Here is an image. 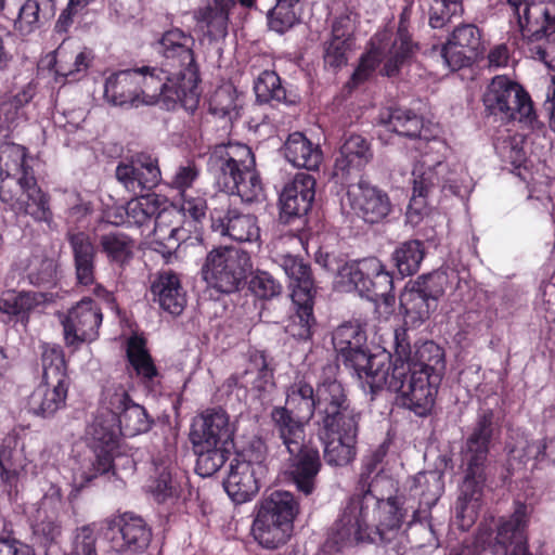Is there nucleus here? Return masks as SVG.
<instances>
[{
	"label": "nucleus",
	"instance_id": "f257e3e1",
	"mask_svg": "<svg viewBox=\"0 0 555 555\" xmlns=\"http://www.w3.org/2000/svg\"><path fill=\"white\" fill-rule=\"evenodd\" d=\"M194 44V37L178 27L162 35L157 41V52L162 56L159 67L133 69L138 72L135 81L141 104L153 105L162 101L167 109L177 103L196 104L201 78Z\"/></svg>",
	"mask_w": 555,
	"mask_h": 555
},
{
	"label": "nucleus",
	"instance_id": "f03ea898",
	"mask_svg": "<svg viewBox=\"0 0 555 555\" xmlns=\"http://www.w3.org/2000/svg\"><path fill=\"white\" fill-rule=\"evenodd\" d=\"M500 433L499 418L493 410H478L470 433L462 450L463 481L456 503L457 515L473 518L483 495V489L489 475L488 454L490 444Z\"/></svg>",
	"mask_w": 555,
	"mask_h": 555
},
{
	"label": "nucleus",
	"instance_id": "7ed1b4c3",
	"mask_svg": "<svg viewBox=\"0 0 555 555\" xmlns=\"http://www.w3.org/2000/svg\"><path fill=\"white\" fill-rule=\"evenodd\" d=\"M272 435L288 453L287 474L298 491L311 494L322 467L318 448L306 440V428L293 420L285 410L273 414Z\"/></svg>",
	"mask_w": 555,
	"mask_h": 555
},
{
	"label": "nucleus",
	"instance_id": "20e7f679",
	"mask_svg": "<svg viewBox=\"0 0 555 555\" xmlns=\"http://www.w3.org/2000/svg\"><path fill=\"white\" fill-rule=\"evenodd\" d=\"M367 384L372 391L386 386L389 391L396 393L398 406L408 409L416 416L425 417L433 411L440 382L415 372L410 373L409 364L399 359L387 363L383 371L375 375L374 380H369Z\"/></svg>",
	"mask_w": 555,
	"mask_h": 555
},
{
	"label": "nucleus",
	"instance_id": "39448f33",
	"mask_svg": "<svg viewBox=\"0 0 555 555\" xmlns=\"http://www.w3.org/2000/svg\"><path fill=\"white\" fill-rule=\"evenodd\" d=\"M415 48L409 33L401 26L393 37L387 33L378 35L372 40V49L369 53L361 57L347 86L357 88L366 81L378 63H383L382 75L397 76L401 68L412 61Z\"/></svg>",
	"mask_w": 555,
	"mask_h": 555
},
{
	"label": "nucleus",
	"instance_id": "423d86ee",
	"mask_svg": "<svg viewBox=\"0 0 555 555\" xmlns=\"http://www.w3.org/2000/svg\"><path fill=\"white\" fill-rule=\"evenodd\" d=\"M298 503L293 493L276 490L260 502L251 532L266 548H276L291 535Z\"/></svg>",
	"mask_w": 555,
	"mask_h": 555
},
{
	"label": "nucleus",
	"instance_id": "0eeeda50",
	"mask_svg": "<svg viewBox=\"0 0 555 555\" xmlns=\"http://www.w3.org/2000/svg\"><path fill=\"white\" fill-rule=\"evenodd\" d=\"M340 283L354 289L361 297L372 301L382 300L390 306L395 302L393 275L377 257L345 262L336 270Z\"/></svg>",
	"mask_w": 555,
	"mask_h": 555
},
{
	"label": "nucleus",
	"instance_id": "6e6552de",
	"mask_svg": "<svg viewBox=\"0 0 555 555\" xmlns=\"http://www.w3.org/2000/svg\"><path fill=\"white\" fill-rule=\"evenodd\" d=\"M251 273L249 254L233 247L211 249L201 269L207 286L223 294H232L243 288Z\"/></svg>",
	"mask_w": 555,
	"mask_h": 555
},
{
	"label": "nucleus",
	"instance_id": "1a4fd4ad",
	"mask_svg": "<svg viewBox=\"0 0 555 555\" xmlns=\"http://www.w3.org/2000/svg\"><path fill=\"white\" fill-rule=\"evenodd\" d=\"M377 502L371 494L358 495L354 493L332 526L324 543L325 552L336 553L344 547L361 542H375L376 539L372 533L369 518Z\"/></svg>",
	"mask_w": 555,
	"mask_h": 555
},
{
	"label": "nucleus",
	"instance_id": "9d476101",
	"mask_svg": "<svg viewBox=\"0 0 555 555\" xmlns=\"http://www.w3.org/2000/svg\"><path fill=\"white\" fill-rule=\"evenodd\" d=\"M485 112L503 121L519 120L538 127L539 121L532 101L525 89L506 76H495L482 95Z\"/></svg>",
	"mask_w": 555,
	"mask_h": 555
},
{
	"label": "nucleus",
	"instance_id": "9b49d317",
	"mask_svg": "<svg viewBox=\"0 0 555 555\" xmlns=\"http://www.w3.org/2000/svg\"><path fill=\"white\" fill-rule=\"evenodd\" d=\"M337 357L357 374L374 380L375 375L387 364V354H371L366 348V333L359 323L345 322L332 335Z\"/></svg>",
	"mask_w": 555,
	"mask_h": 555
},
{
	"label": "nucleus",
	"instance_id": "f8f14e48",
	"mask_svg": "<svg viewBox=\"0 0 555 555\" xmlns=\"http://www.w3.org/2000/svg\"><path fill=\"white\" fill-rule=\"evenodd\" d=\"M400 360L409 364L410 373H417L433 377L435 382H441L446 371V360L443 349L434 341H425L415 346L414 352L405 328L395 331V354H387L388 363L392 360Z\"/></svg>",
	"mask_w": 555,
	"mask_h": 555
},
{
	"label": "nucleus",
	"instance_id": "ddd939ff",
	"mask_svg": "<svg viewBox=\"0 0 555 555\" xmlns=\"http://www.w3.org/2000/svg\"><path fill=\"white\" fill-rule=\"evenodd\" d=\"M209 217L211 232L220 237L244 243L255 242L260 236L257 217L232 204L227 195L216 198Z\"/></svg>",
	"mask_w": 555,
	"mask_h": 555
},
{
	"label": "nucleus",
	"instance_id": "4468645a",
	"mask_svg": "<svg viewBox=\"0 0 555 555\" xmlns=\"http://www.w3.org/2000/svg\"><path fill=\"white\" fill-rule=\"evenodd\" d=\"M253 167L255 157L251 150L240 143L217 145L208 158V170L227 196L236 189L237 181L244 177L243 170Z\"/></svg>",
	"mask_w": 555,
	"mask_h": 555
},
{
	"label": "nucleus",
	"instance_id": "2eb2a0df",
	"mask_svg": "<svg viewBox=\"0 0 555 555\" xmlns=\"http://www.w3.org/2000/svg\"><path fill=\"white\" fill-rule=\"evenodd\" d=\"M116 418H96L90 426V444L93 457L90 465L80 474L81 488L90 485L100 475L107 474L113 468V460L118 447V430L115 426Z\"/></svg>",
	"mask_w": 555,
	"mask_h": 555
},
{
	"label": "nucleus",
	"instance_id": "dca6fc26",
	"mask_svg": "<svg viewBox=\"0 0 555 555\" xmlns=\"http://www.w3.org/2000/svg\"><path fill=\"white\" fill-rule=\"evenodd\" d=\"M442 289L435 284V275H422L411 281L400 295V306L406 322L418 326L437 309Z\"/></svg>",
	"mask_w": 555,
	"mask_h": 555
},
{
	"label": "nucleus",
	"instance_id": "f3484780",
	"mask_svg": "<svg viewBox=\"0 0 555 555\" xmlns=\"http://www.w3.org/2000/svg\"><path fill=\"white\" fill-rule=\"evenodd\" d=\"M115 177L134 196L153 190L162 180L157 158L146 153H138L126 162H120L116 167Z\"/></svg>",
	"mask_w": 555,
	"mask_h": 555
},
{
	"label": "nucleus",
	"instance_id": "a211bd4d",
	"mask_svg": "<svg viewBox=\"0 0 555 555\" xmlns=\"http://www.w3.org/2000/svg\"><path fill=\"white\" fill-rule=\"evenodd\" d=\"M61 322L66 345L78 347L98 337L102 312L92 299L86 298L73 307Z\"/></svg>",
	"mask_w": 555,
	"mask_h": 555
},
{
	"label": "nucleus",
	"instance_id": "6ab92c4d",
	"mask_svg": "<svg viewBox=\"0 0 555 555\" xmlns=\"http://www.w3.org/2000/svg\"><path fill=\"white\" fill-rule=\"evenodd\" d=\"M524 37L539 41L555 24V0H507Z\"/></svg>",
	"mask_w": 555,
	"mask_h": 555
},
{
	"label": "nucleus",
	"instance_id": "aec40b11",
	"mask_svg": "<svg viewBox=\"0 0 555 555\" xmlns=\"http://www.w3.org/2000/svg\"><path fill=\"white\" fill-rule=\"evenodd\" d=\"M112 547L118 553L143 554L152 540V531L145 520L125 513L112 521Z\"/></svg>",
	"mask_w": 555,
	"mask_h": 555
},
{
	"label": "nucleus",
	"instance_id": "412c9836",
	"mask_svg": "<svg viewBox=\"0 0 555 555\" xmlns=\"http://www.w3.org/2000/svg\"><path fill=\"white\" fill-rule=\"evenodd\" d=\"M106 393L108 409L119 423V433L132 437L150 430L153 421L142 405L131 400L122 386L108 388Z\"/></svg>",
	"mask_w": 555,
	"mask_h": 555
},
{
	"label": "nucleus",
	"instance_id": "4be33fe9",
	"mask_svg": "<svg viewBox=\"0 0 555 555\" xmlns=\"http://www.w3.org/2000/svg\"><path fill=\"white\" fill-rule=\"evenodd\" d=\"M347 196L356 214L367 223L382 221L391 210L387 193L362 177L348 185Z\"/></svg>",
	"mask_w": 555,
	"mask_h": 555
},
{
	"label": "nucleus",
	"instance_id": "5701e85b",
	"mask_svg": "<svg viewBox=\"0 0 555 555\" xmlns=\"http://www.w3.org/2000/svg\"><path fill=\"white\" fill-rule=\"evenodd\" d=\"M481 35L473 24L454 28L448 41L440 49V56L451 70L469 66L478 56Z\"/></svg>",
	"mask_w": 555,
	"mask_h": 555
},
{
	"label": "nucleus",
	"instance_id": "b1692460",
	"mask_svg": "<svg viewBox=\"0 0 555 555\" xmlns=\"http://www.w3.org/2000/svg\"><path fill=\"white\" fill-rule=\"evenodd\" d=\"M234 428L227 412L220 408L207 409L192 423L190 440L192 443L211 447H227L232 442Z\"/></svg>",
	"mask_w": 555,
	"mask_h": 555
},
{
	"label": "nucleus",
	"instance_id": "393cba45",
	"mask_svg": "<svg viewBox=\"0 0 555 555\" xmlns=\"http://www.w3.org/2000/svg\"><path fill=\"white\" fill-rule=\"evenodd\" d=\"M153 245L165 246L163 257L168 259L178 248L179 243L189 237L192 230L180 224L181 216L178 206L167 204L166 199L165 204H159V208L153 217Z\"/></svg>",
	"mask_w": 555,
	"mask_h": 555
},
{
	"label": "nucleus",
	"instance_id": "a878e982",
	"mask_svg": "<svg viewBox=\"0 0 555 555\" xmlns=\"http://www.w3.org/2000/svg\"><path fill=\"white\" fill-rule=\"evenodd\" d=\"M315 195V179L309 173H297L287 183L281 195V219L289 222L293 218H300L310 210Z\"/></svg>",
	"mask_w": 555,
	"mask_h": 555
},
{
	"label": "nucleus",
	"instance_id": "bb28decb",
	"mask_svg": "<svg viewBox=\"0 0 555 555\" xmlns=\"http://www.w3.org/2000/svg\"><path fill=\"white\" fill-rule=\"evenodd\" d=\"M392 491L389 490L386 494L378 496L374 495L378 502L371 511L369 518L373 535L378 537L382 542H390L395 539L405 515L399 499L392 496Z\"/></svg>",
	"mask_w": 555,
	"mask_h": 555
},
{
	"label": "nucleus",
	"instance_id": "cd10ccee",
	"mask_svg": "<svg viewBox=\"0 0 555 555\" xmlns=\"http://www.w3.org/2000/svg\"><path fill=\"white\" fill-rule=\"evenodd\" d=\"M267 475L258 466L251 467L244 460H232L223 487L231 500L236 504L250 501L259 491L261 479Z\"/></svg>",
	"mask_w": 555,
	"mask_h": 555
},
{
	"label": "nucleus",
	"instance_id": "c85d7f7f",
	"mask_svg": "<svg viewBox=\"0 0 555 555\" xmlns=\"http://www.w3.org/2000/svg\"><path fill=\"white\" fill-rule=\"evenodd\" d=\"M388 448L389 444L383 442L364 456L356 494L378 496L386 494V489L393 490V480L383 474V462L388 453Z\"/></svg>",
	"mask_w": 555,
	"mask_h": 555
},
{
	"label": "nucleus",
	"instance_id": "c756f323",
	"mask_svg": "<svg viewBox=\"0 0 555 555\" xmlns=\"http://www.w3.org/2000/svg\"><path fill=\"white\" fill-rule=\"evenodd\" d=\"M448 172V163L437 162L434 165H427L425 160L418 162L412 171L413 193L409 204L408 214L412 216L422 215L428 205V197L436 188H440V176Z\"/></svg>",
	"mask_w": 555,
	"mask_h": 555
},
{
	"label": "nucleus",
	"instance_id": "7c9ffc66",
	"mask_svg": "<svg viewBox=\"0 0 555 555\" xmlns=\"http://www.w3.org/2000/svg\"><path fill=\"white\" fill-rule=\"evenodd\" d=\"M373 159L370 141L361 134L350 133L345 137L335 160L334 176L348 182L352 171L360 172Z\"/></svg>",
	"mask_w": 555,
	"mask_h": 555
},
{
	"label": "nucleus",
	"instance_id": "2f4dec72",
	"mask_svg": "<svg viewBox=\"0 0 555 555\" xmlns=\"http://www.w3.org/2000/svg\"><path fill=\"white\" fill-rule=\"evenodd\" d=\"M524 513L516 512L508 520L503 521L499 528L494 542L485 548L491 555H531L527 547Z\"/></svg>",
	"mask_w": 555,
	"mask_h": 555
},
{
	"label": "nucleus",
	"instance_id": "473e14b6",
	"mask_svg": "<svg viewBox=\"0 0 555 555\" xmlns=\"http://www.w3.org/2000/svg\"><path fill=\"white\" fill-rule=\"evenodd\" d=\"M443 488V474L440 470L421 472L411 479L410 491L418 499V508L413 513V520L422 521L428 517Z\"/></svg>",
	"mask_w": 555,
	"mask_h": 555
},
{
	"label": "nucleus",
	"instance_id": "72a5a7b5",
	"mask_svg": "<svg viewBox=\"0 0 555 555\" xmlns=\"http://www.w3.org/2000/svg\"><path fill=\"white\" fill-rule=\"evenodd\" d=\"M153 301L172 315H180L186 305V295L181 281L175 272H159L151 285Z\"/></svg>",
	"mask_w": 555,
	"mask_h": 555
},
{
	"label": "nucleus",
	"instance_id": "f704fd0d",
	"mask_svg": "<svg viewBox=\"0 0 555 555\" xmlns=\"http://www.w3.org/2000/svg\"><path fill=\"white\" fill-rule=\"evenodd\" d=\"M278 262L289 280L292 300L305 301L314 298L317 286L308 262L299 256L289 254L281 255Z\"/></svg>",
	"mask_w": 555,
	"mask_h": 555
},
{
	"label": "nucleus",
	"instance_id": "c9c22d12",
	"mask_svg": "<svg viewBox=\"0 0 555 555\" xmlns=\"http://www.w3.org/2000/svg\"><path fill=\"white\" fill-rule=\"evenodd\" d=\"M77 282L80 285H92L95 281L96 248L86 232H67Z\"/></svg>",
	"mask_w": 555,
	"mask_h": 555
},
{
	"label": "nucleus",
	"instance_id": "e433bc0d",
	"mask_svg": "<svg viewBox=\"0 0 555 555\" xmlns=\"http://www.w3.org/2000/svg\"><path fill=\"white\" fill-rule=\"evenodd\" d=\"M315 389L305 380H298L291 385L287 390L286 405L274 406L270 412L273 423V414L276 410H285L289 416L298 421L305 427V421L317 414Z\"/></svg>",
	"mask_w": 555,
	"mask_h": 555
},
{
	"label": "nucleus",
	"instance_id": "4c0bfd02",
	"mask_svg": "<svg viewBox=\"0 0 555 555\" xmlns=\"http://www.w3.org/2000/svg\"><path fill=\"white\" fill-rule=\"evenodd\" d=\"M320 435L359 434L362 417L352 402L317 414Z\"/></svg>",
	"mask_w": 555,
	"mask_h": 555
},
{
	"label": "nucleus",
	"instance_id": "58836bf2",
	"mask_svg": "<svg viewBox=\"0 0 555 555\" xmlns=\"http://www.w3.org/2000/svg\"><path fill=\"white\" fill-rule=\"evenodd\" d=\"M203 7L193 12V18L197 24H205V35L210 40L224 38L228 34L229 13L235 4V0H205Z\"/></svg>",
	"mask_w": 555,
	"mask_h": 555
},
{
	"label": "nucleus",
	"instance_id": "ea45409f",
	"mask_svg": "<svg viewBox=\"0 0 555 555\" xmlns=\"http://www.w3.org/2000/svg\"><path fill=\"white\" fill-rule=\"evenodd\" d=\"M138 72L132 69L112 74L105 80L104 98L116 106L130 105L138 107L141 103L137 88Z\"/></svg>",
	"mask_w": 555,
	"mask_h": 555
},
{
	"label": "nucleus",
	"instance_id": "a19ab883",
	"mask_svg": "<svg viewBox=\"0 0 555 555\" xmlns=\"http://www.w3.org/2000/svg\"><path fill=\"white\" fill-rule=\"evenodd\" d=\"M68 388V385L41 383L28 398V411L42 418L53 417L65 408Z\"/></svg>",
	"mask_w": 555,
	"mask_h": 555
},
{
	"label": "nucleus",
	"instance_id": "79ce46f5",
	"mask_svg": "<svg viewBox=\"0 0 555 555\" xmlns=\"http://www.w3.org/2000/svg\"><path fill=\"white\" fill-rule=\"evenodd\" d=\"M50 494H46L40 502L37 511L36 522L33 526V533L35 538L43 545L48 546L56 542L61 535L62 527L56 519L54 511L49 515L48 507L52 509L61 503V494L59 489H51Z\"/></svg>",
	"mask_w": 555,
	"mask_h": 555
},
{
	"label": "nucleus",
	"instance_id": "37998d69",
	"mask_svg": "<svg viewBox=\"0 0 555 555\" xmlns=\"http://www.w3.org/2000/svg\"><path fill=\"white\" fill-rule=\"evenodd\" d=\"M283 153L288 163L295 167L315 170L322 162V151L304 133H291L283 146Z\"/></svg>",
	"mask_w": 555,
	"mask_h": 555
},
{
	"label": "nucleus",
	"instance_id": "c03bdc74",
	"mask_svg": "<svg viewBox=\"0 0 555 555\" xmlns=\"http://www.w3.org/2000/svg\"><path fill=\"white\" fill-rule=\"evenodd\" d=\"M335 372L334 365L325 366L317 383V414L351 402L345 386L336 378Z\"/></svg>",
	"mask_w": 555,
	"mask_h": 555
},
{
	"label": "nucleus",
	"instance_id": "a18cd8bd",
	"mask_svg": "<svg viewBox=\"0 0 555 555\" xmlns=\"http://www.w3.org/2000/svg\"><path fill=\"white\" fill-rule=\"evenodd\" d=\"M256 100L260 104H285L294 105L299 98L296 93L287 91L281 82V78L273 70H263L254 81Z\"/></svg>",
	"mask_w": 555,
	"mask_h": 555
},
{
	"label": "nucleus",
	"instance_id": "49530a36",
	"mask_svg": "<svg viewBox=\"0 0 555 555\" xmlns=\"http://www.w3.org/2000/svg\"><path fill=\"white\" fill-rule=\"evenodd\" d=\"M379 124L399 135L427 140V137L423 134L424 120L412 109L402 107L388 108L380 113Z\"/></svg>",
	"mask_w": 555,
	"mask_h": 555
},
{
	"label": "nucleus",
	"instance_id": "de8ad7c7",
	"mask_svg": "<svg viewBox=\"0 0 555 555\" xmlns=\"http://www.w3.org/2000/svg\"><path fill=\"white\" fill-rule=\"evenodd\" d=\"M320 436L324 443L323 457L330 466L344 467L353 462L357 455L358 434Z\"/></svg>",
	"mask_w": 555,
	"mask_h": 555
},
{
	"label": "nucleus",
	"instance_id": "09e8293b",
	"mask_svg": "<svg viewBox=\"0 0 555 555\" xmlns=\"http://www.w3.org/2000/svg\"><path fill=\"white\" fill-rule=\"evenodd\" d=\"M273 373L269 369L267 358L262 351L250 350L245 370L233 376L236 384L251 388L258 392L264 391L267 385L272 382Z\"/></svg>",
	"mask_w": 555,
	"mask_h": 555
},
{
	"label": "nucleus",
	"instance_id": "8fccbe9b",
	"mask_svg": "<svg viewBox=\"0 0 555 555\" xmlns=\"http://www.w3.org/2000/svg\"><path fill=\"white\" fill-rule=\"evenodd\" d=\"M27 193L18 204L14 212L16 215L30 216L39 222L51 223L53 214L50 208V197L43 193L37 183V179L28 180Z\"/></svg>",
	"mask_w": 555,
	"mask_h": 555
},
{
	"label": "nucleus",
	"instance_id": "3c124183",
	"mask_svg": "<svg viewBox=\"0 0 555 555\" xmlns=\"http://www.w3.org/2000/svg\"><path fill=\"white\" fill-rule=\"evenodd\" d=\"M42 383L48 385H70L63 349L57 345L44 344L41 353Z\"/></svg>",
	"mask_w": 555,
	"mask_h": 555
},
{
	"label": "nucleus",
	"instance_id": "603ef678",
	"mask_svg": "<svg viewBox=\"0 0 555 555\" xmlns=\"http://www.w3.org/2000/svg\"><path fill=\"white\" fill-rule=\"evenodd\" d=\"M425 257V246L420 240L400 243L391 254V261L398 273L404 276L415 274Z\"/></svg>",
	"mask_w": 555,
	"mask_h": 555
},
{
	"label": "nucleus",
	"instance_id": "864d4df0",
	"mask_svg": "<svg viewBox=\"0 0 555 555\" xmlns=\"http://www.w3.org/2000/svg\"><path fill=\"white\" fill-rule=\"evenodd\" d=\"M155 478L151 485V492L159 503L178 498L180 485L176 478V466L169 460L155 461Z\"/></svg>",
	"mask_w": 555,
	"mask_h": 555
},
{
	"label": "nucleus",
	"instance_id": "5fc2aeb1",
	"mask_svg": "<svg viewBox=\"0 0 555 555\" xmlns=\"http://www.w3.org/2000/svg\"><path fill=\"white\" fill-rule=\"evenodd\" d=\"M295 312L289 317L285 332L298 340H308L312 337L313 328L317 325L313 315L314 298L308 300H292Z\"/></svg>",
	"mask_w": 555,
	"mask_h": 555
},
{
	"label": "nucleus",
	"instance_id": "6e6d98bb",
	"mask_svg": "<svg viewBox=\"0 0 555 555\" xmlns=\"http://www.w3.org/2000/svg\"><path fill=\"white\" fill-rule=\"evenodd\" d=\"M127 358L137 375L143 382H150L158 375L154 361L146 349L144 338L131 336L128 339Z\"/></svg>",
	"mask_w": 555,
	"mask_h": 555
},
{
	"label": "nucleus",
	"instance_id": "4d7b16f0",
	"mask_svg": "<svg viewBox=\"0 0 555 555\" xmlns=\"http://www.w3.org/2000/svg\"><path fill=\"white\" fill-rule=\"evenodd\" d=\"M159 204H165V197L157 194L139 195L130 199L126 205V216L129 223L139 228L149 225Z\"/></svg>",
	"mask_w": 555,
	"mask_h": 555
},
{
	"label": "nucleus",
	"instance_id": "13d9d810",
	"mask_svg": "<svg viewBox=\"0 0 555 555\" xmlns=\"http://www.w3.org/2000/svg\"><path fill=\"white\" fill-rule=\"evenodd\" d=\"M99 246L109 261L120 266H124L133 256V241L130 236L119 231H112L100 235Z\"/></svg>",
	"mask_w": 555,
	"mask_h": 555
},
{
	"label": "nucleus",
	"instance_id": "bf43d9fd",
	"mask_svg": "<svg viewBox=\"0 0 555 555\" xmlns=\"http://www.w3.org/2000/svg\"><path fill=\"white\" fill-rule=\"evenodd\" d=\"M36 179L34 171L20 175H0V201L12 211L16 209L27 193L28 180Z\"/></svg>",
	"mask_w": 555,
	"mask_h": 555
},
{
	"label": "nucleus",
	"instance_id": "052dcab7",
	"mask_svg": "<svg viewBox=\"0 0 555 555\" xmlns=\"http://www.w3.org/2000/svg\"><path fill=\"white\" fill-rule=\"evenodd\" d=\"M196 459V473L202 477H210L217 473L228 459L229 451L227 447L211 446L206 447L202 443H192Z\"/></svg>",
	"mask_w": 555,
	"mask_h": 555
},
{
	"label": "nucleus",
	"instance_id": "680f3d73",
	"mask_svg": "<svg viewBox=\"0 0 555 555\" xmlns=\"http://www.w3.org/2000/svg\"><path fill=\"white\" fill-rule=\"evenodd\" d=\"M34 171L28 165L26 149L13 142L0 144V175H20Z\"/></svg>",
	"mask_w": 555,
	"mask_h": 555
},
{
	"label": "nucleus",
	"instance_id": "e2e57ef3",
	"mask_svg": "<svg viewBox=\"0 0 555 555\" xmlns=\"http://www.w3.org/2000/svg\"><path fill=\"white\" fill-rule=\"evenodd\" d=\"M55 14L34 0L26 2L18 9L17 17L14 20V27L20 33L26 35L50 21Z\"/></svg>",
	"mask_w": 555,
	"mask_h": 555
},
{
	"label": "nucleus",
	"instance_id": "0e129e2a",
	"mask_svg": "<svg viewBox=\"0 0 555 555\" xmlns=\"http://www.w3.org/2000/svg\"><path fill=\"white\" fill-rule=\"evenodd\" d=\"M299 0H276V4L268 12L269 26L276 33H284L298 21Z\"/></svg>",
	"mask_w": 555,
	"mask_h": 555
},
{
	"label": "nucleus",
	"instance_id": "69168bd1",
	"mask_svg": "<svg viewBox=\"0 0 555 555\" xmlns=\"http://www.w3.org/2000/svg\"><path fill=\"white\" fill-rule=\"evenodd\" d=\"M209 109L214 115L230 120L238 118L240 105L235 90L230 86L217 89L210 99Z\"/></svg>",
	"mask_w": 555,
	"mask_h": 555
},
{
	"label": "nucleus",
	"instance_id": "338daca9",
	"mask_svg": "<svg viewBox=\"0 0 555 555\" xmlns=\"http://www.w3.org/2000/svg\"><path fill=\"white\" fill-rule=\"evenodd\" d=\"M181 219L183 218V225L192 231L197 230V224L206 218L207 203L204 197L190 196L186 193L181 195V204L178 207Z\"/></svg>",
	"mask_w": 555,
	"mask_h": 555
},
{
	"label": "nucleus",
	"instance_id": "774afa93",
	"mask_svg": "<svg viewBox=\"0 0 555 555\" xmlns=\"http://www.w3.org/2000/svg\"><path fill=\"white\" fill-rule=\"evenodd\" d=\"M268 456V448L264 440L261 437L254 436L248 441L247 446L237 452L234 460L241 462L244 460L251 467H260L262 472L268 473L266 464Z\"/></svg>",
	"mask_w": 555,
	"mask_h": 555
}]
</instances>
